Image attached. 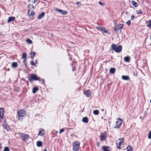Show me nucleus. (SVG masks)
Instances as JSON below:
<instances>
[{"mask_svg": "<svg viewBox=\"0 0 151 151\" xmlns=\"http://www.w3.org/2000/svg\"><path fill=\"white\" fill-rule=\"evenodd\" d=\"M93 113L95 115H98L99 113V112L98 110H96L93 111Z\"/></svg>", "mask_w": 151, "mask_h": 151, "instance_id": "nucleus-30", "label": "nucleus"}, {"mask_svg": "<svg viewBox=\"0 0 151 151\" xmlns=\"http://www.w3.org/2000/svg\"><path fill=\"white\" fill-rule=\"evenodd\" d=\"M132 3L133 6L135 7H137L138 6V5L137 2L134 1H131Z\"/></svg>", "mask_w": 151, "mask_h": 151, "instance_id": "nucleus-21", "label": "nucleus"}, {"mask_svg": "<svg viewBox=\"0 0 151 151\" xmlns=\"http://www.w3.org/2000/svg\"><path fill=\"white\" fill-rule=\"evenodd\" d=\"M36 54V53L35 52H32L31 53V55H33V56H34V55H35Z\"/></svg>", "mask_w": 151, "mask_h": 151, "instance_id": "nucleus-41", "label": "nucleus"}, {"mask_svg": "<svg viewBox=\"0 0 151 151\" xmlns=\"http://www.w3.org/2000/svg\"><path fill=\"white\" fill-rule=\"evenodd\" d=\"M148 138L149 139H151V131H150L149 132L148 135Z\"/></svg>", "mask_w": 151, "mask_h": 151, "instance_id": "nucleus-35", "label": "nucleus"}, {"mask_svg": "<svg viewBox=\"0 0 151 151\" xmlns=\"http://www.w3.org/2000/svg\"><path fill=\"white\" fill-rule=\"evenodd\" d=\"M124 139L123 138L119 139L117 141H119V144H117V148L120 149L121 148V145H123Z\"/></svg>", "mask_w": 151, "mask_h": 151, "instance_id": "nucleus-7", "label": "nucleus"}, {"mask_svg": "<svg viewBox=\"0 0 151 151\" xmlns=\"http://www.w3.org/2000/svg\"><path fill=\"white\" fill-rule=\"evenodd\" d=\"M37 146L38 147H41L42 145V142L41 141H39L37 142Z\"/></svg>", "mask_w": 151, "mask_h": 151, "instance_id": "nucleus-26", "label": "nucleus"}, {"mask_svg": "<svg viewBox=\"0 0 151 151\" xmlns=\"http://www.w3.org/2000/svg\"><path fill=\"white\" fill-rule=\"evenodd\" d=\"M65 129H61L59 131V133L60 134H61L62 132H63L64 131Z\"/></svg>", "mask_w": 151, "mask_h": 151, "instance_id": "nucleus-38", "label": "nucleus"}, {"mask_svg": "<svg viewBox=\"0 0 151 151\" xmlns=\"http://www.w3.org/2000/svg\"><path fill=\"white\" fill-rule=\"evenodd\" d=\"M30 63H31V64L32 65H34V62L33 61H32L31 62H30Z\"/></svg>", "mask_w": 151, "mask_h": 151, "instance_id": "nucleus-44", "label": "nucleus"}, {"mask_svg": "<svg viewBox=\"0 0 151 151\" xmlns=\"http://www.w3.org/2000/svg\"><path fill=\"white\" fill-rule=\"evenodd\" d=\"M15 19V17H9L7 21L8 23H9L11 21L14 20Z\"/></svg>", "mask_w": 151, "mask_h": 151, "instance_id": "nucleus-15", "label": "nucleus"}, {"mask_svg": "<svg viewBox=\"0 0 151 151\" xmlns=\"http://www.w3.org/2000/svg\"><path fill=\"white\" fill-rule=\"evenodd\" d=\"M32 56H31V58L33 59V56H32L33 55H31Z\"/></svg>", "mask_w": 151, "mask_h": 151, "instance_id": "nucleus-49", "label": "nucleus"}, {"mask_svg": "<svg viewBox=\"0 0 151 151\" xmlns=\"http://www.w3.org/2000/svg\"><path fill=\"white\" fill-rule=\"evenodd\" d=\"M37 0H34V3H36L37 1Z\"/></svg>", "mask_w": 151, "mask_h": 151, "instance_id": "nucleus-46", "label": "nucleus"}, {"mask_svg": "<svg viewBox=\"0 0 151 151\" xmlns=\"http://www.w3.org/2000/svg\"><path fill=\"white\" fill-rule=\"evenodd\" d=\"M4 113V109L3 108H0V117L1 118H3Z\"/></svg>", "mask_w": 151, "mask_h": 151, "instance_id": "nucleus-10", "label": "nucleus"}, {"mask_svg": "<svg viewBox=\"0 0 151 151\" xmlns=\"http://www.w3.org/2000/svg\"><path fill=\"white\" fill-rule=\"evenodd\" d=\"M43 151H47V149L46 148H45L44 150H43Z\"/></svg>", "mask_w": 151, "mask_h": 151, "instance_id": "nucleus-48", "label": "nucleus"}, {"mask_svg": "<svg viewBox=\"0 0 151 151\" xmlns=\"http://www.w3.org/2000/svg\"><path fill=\"white\" fill-rule=\"evenodd\" d=\"M115 70V69L114 68H111L110 69V72L111 73H113Z\"/></svg>", "mask_w": 151, "mask_h": 151, "instance_id": "nucleus-29", "label": "nucleus"}, {"mask_svg": "<svg viewBox=\"0 0 151 151\" xmlns=\"http://www.w3.org/2000/svg\"><path fill=\"white\" fill-rule=\"evenodd\" d=\"M18 119L19 120L22 121L25 117L26 113L24 110H21L18 111Z\"/></svg>", "mask_w": 151, "mask_h": 151, "instance_id": "nucleus-1", "label": "nucleus"}, {"mask_svg": "<svg viewBox=\"0 0 151 151\" xmlns=\"http://www.w3.org/2000/svg\"><path fill=\"white\" fill-rule=\"evenodd\" d=\"M18 134L20 136V137L22 138L23 137H24V134H23L22 133H18Z\"/></svg>", "mask_w": 151, "mask_h": 151, "instance_id": "nucleus-37", "label": "nucleus"}, {"mask_svg": "<svg viewBox=\"0 0 151 151\" xmlns=\"http://www.w3.org/2000/svg\"><path fill=\"white\" fill-rule=\"evenodd\" d=\"M130 57L128 56L124 58V60L126 62H129L130 61Z\"/></svg>", "mask_w": 151, "mask_h": 151, "instance_id": "nucleus-17", "label": "nucleus"}, {"mask_svg": "<svg viewBox=\"0 0 151 151\" xmlns=\"http://www.w3.org/2000/svg\"><path fill=\"white\" fill-rule=\"evenodd\" d=\"M29 137V136L28 135L26 134H24V137H22L23 139L24 140H26Z\"/></svg>", "mask_w": 151, "mask_h": 151, "instance_id": "nucleus-23", "label": "nucleus"}, {"mask_svg": "<svg viewBox=\"0 0 151 151\" xmlns=\"http://www.w3.org/2000/svg\"><path fill=\"white\" fill-rule=\"evenodd\" d=\"M82 121L83 122L87 123L88 122V119L87 117H84L82 119Z\"/></svg>", "mask_w": 151, "mask_h": 151, "instance_id": "nucleus-18", "label": "nucleus"}, {"mask_svg": "<svg viewBox=\"0 0 151 151\" xmlns=\"http://www.w3.org/2000/svg\"><path fill=\"white\" fill-rule=\"evenodd\" d=\"M148 24L147 25V27L150 28L151 26V20H149L148 21Z\"/></svg>", "mask_w": 151, "mask_h": 151, "instance_id": "nucleus-31", "label": "nucleus"}, {"mask_svg": "<svg viewBox=\"0 0 151 151\" xmlns=\"http://www.w3.org/2000/svg\"><path fill=\"white\" fill-rule=\"evenodd\" d=\"M4 151H9V148L8 147H6L4 148Z\"/></svg>", "mask_w": 151, "mask_h": 151, "instance_id": "nucleus-36", "label": "nucleus"}, {"mask_svg": "<svg viewBox=\"0 0 151 151\" xmlns=\"http://www.w3.org/2000/svg\"><path fill=\"white\" fill-rule=\"evenodd\" d=\"M122 79L124 80H127L129 79V77L127 76H122Z\"/></svg>", "mask_w": 151, "mask_h": 151, "instance_id": "nucleus-20", "label": "nucleus"}, {"mask_svg": "<svg viewBox=\"0 0 151 151\" xmlns=\"http://www.w3.org/2000/svg\"><path fill=\"white\" fill-rule=\"evenodd\" d=\"M35 14V12L33 11H30L29 10H28V15L30 19H33Z\"/></svg>", "mask_w": 151, "mask_h": 151, "instance_id": "nucleus-8", "label": "nucleus"}, {"mask_svg": "<svg viewBox=\"0 0 151 151\" xmlns=\"http://www.w3.org/2000/svg\"><path fill=\"white\" fill-rule=\"evenodd\" d=\"M127 151H132V149L130 145H128L127 147Z\"/></svg>", "mask_w": 151, "mask_h": 151, "instance_id": "nucleus-22", "label": "nucleus"}, {"mask_svg": "<svg viewBox=\"0 0 151 151\" xmlns=\"http://www.w3.org/2000/svg\"><path fill=\"white\" fill-rule=\"evenodd\" d=\"M150 103L151 104V99L150 100Z\"/></svg>", "mask_w": 151, "mask_h": 151, "instance_id": "nucleus-50", "label": "nucleus"}, {"mask_svg": "<svg viewBox=\"0 0 151 151\" xmlns=\"http://www.w3.org/2000/svg\"><path fill=\"white\" fill-rule=\"evenodd\" d=\"M106 137V133L101 134L100 136V139L101 141H104Z\"/></svg>", "mask_w": 151, "mask_h": 151, "instance_id": "nucleus-12", "label": "nucleus"}, {"mask_svg": "<svg viewBox=\"0 0 151 151\" xmlns=\"http://www.w3.org/2000/svg\"><path fill=\"white\" fill-rule=\"evenodd\" d=\"M27 57V55L26 53H24L22 55V58H24V61H25L26 60V58Z\"/></svg>", "mask_w": 151, "mask_h": 151, "instance_id": "nucleus-28", "label": "nucleus"}, {"mask_svg": "<svg viewBox=\"0 0 151 151\" xmlns=\"http://www.w3.org/2000/svg\"><path fill=\"white\" fill-rule=\"evenodd\" d=\"M111 48L113 50H114L116 52H120L122 50V47L121 45H119L117 46L115 45L112 44L111 45Z\"/></svg>", "mask_w": 151, "mask_h": 151, "instance_id": "nucleus-3", "label": "nucleus"}, {"mask_svg": "<svg viewBox=\"0 0 151 151\" xmlns=\"http://www.w3.org/2000/svg\"><path fill=\"white\" fill-rule=\"evenodd\" d=\"M136 13L137 14H140L142 13V12L140 9H139V10L136 11Z\"/></svg>", "mask_w": 151, "mask_h": 151, "instance_id": "nucleus-32", "label": "nucleus"}, {"mask_svg": "<svg viewBox=\"0 0 151 151\" xmlns=\"http://www.w3.org/2000/svg\"><path fill=\"white\" fill-rule=\"evenodd\" d=\"M45 15V13L44 12H42L40 14H39L38 17V18L39 19H41Z\"/></svg>", "mask_w": 151, "mask_h": 151, "instance_id": "nucleus-19", "label": "nucleus"}, {"mask_svg": "<svg viewBox=\"0 0 151 151\" xmlns=\"http://www.w3.org/2000/svg\"><path fill=\"white\" fill-rule=\"evenodd\" d=\"M12 67L13 68H15L17 67V63L16 62H13L12 64Z\"/></svg>", "mask_w": 151, "mask_h": 151, "instance_id": "nucleus-25", "label": "nucleus"}, {"mask_svg": "<svg viewBox=\"0 0 151 151\" xmlns=\"http://www.w3.org/2000/svg\"><path fill=\"white\" fill-rule=\"evenodd\" d=\"M123 26V24H118L116 25L115 27L114 31L118 34L121 33L122 29Z\"/></svg>", "mask_w": 151, "mask_h": 151, "instance_id": "nucleus-2", "label": "nucleus"}, {"mask_svg": "<svg viewBox=\"0 0 151 151\" xmlns=\"http://www.w3.org/2000/svg\"><path fill=\"white\" fill-rule=\"evenodd\" d=\"M80 146V143L77 141L74 142L73 144V151H78Z\"/></svg>", "mask_w": 151, "mask_h": 151, "instance_id": "nucleus-4", "label": "nucleus"}, {"mask_svg": "<svg viewBox=\"0 0 151 151\" xmlns=\"http://www.w3.org/2000/svg\"><path fill=\"white\" fill-rule=\"evenodd\" d=\"M31 78H29V79L30 82H32V80L36 81L39 80V78L37 77V75L35 74H32L31 75Z\"/></svg>", "mask_w": 151, "mask_h": 151, "instance_id": "nucleus-6", "label": "nucleus"}, {"mask_svg": "<svg viewBox=\"0 0 151 151\" xmlns=\"http://www.w3.org/2000/svg\"><path fill=\"white\" fill-rule=\"evenodd\" d=\"M84 94L87 97H90L91 96V92L89 90H87L86 91L84 92Z\"/></svg>", "mask_w": 151, "mask_h": 151, "instance_id": "nucleus-14", "label": "nucleus"}, {"mask_svg": "<svg viewBox=\"0 0 151 151\" xmlns=\"http://www.w3.org/2000/svg\"><path fill=\"white\" fill-rule=\"evenodd\" d=\"M99 144H100L99 142H97V145L98 147H99Z\"/></svg>", "mask_w": 151, "mask_h": 151, "instance_id": "nucleus-47", "label": "nucleus"}, {"mask_svg": "<svg viewBox=\"0 0 151 151\" xmlns=\"http://www.w3.org/2000/svg\"><path fill=\"white\" fill-rule=\"evenodd\" d=\"M77 4L78 6H79L81 5V3L79 2H77Z\"/></svg>", "mask_w": 151, "mask_h": 151, "instance_id": "nucleus-43", "label": "nucleus"}, {"mask_svg": "<svg viewBox=\"0 0 151 151\" xmlns=\"http://www.w3.org/2000/svg\"><path fill=\"white\" fill-rule=\"evenodd\" d=\"M135 18V17L134 15H132L131 17V20H133Z\"/></svg>", "mask_w": 151, "mask_h": 151, "instance_id": "nucleus-42", "label": "nucleus"}, {"mask_svg": "<svg viewBox=\"0 0 151 151\" xmlns=\"http://www.w3.org/2000/svg\"><path fill=\"white\" fill-rule=\"evenodd\" d=\"M35 62H36V63H37V60H36V61H35Z\"/></svg>", "mask_w": 151, "mask_h": 151, "instance_id": "nucleus-53", "label": "nucleus"}, {"mask_svg": "<svg viewBox=\"0 0 151 151\" xmlns=\"http://www.w3.org/2000/svg\"><path fill=\"white\" fill-rule=\"evenodd\" d=\"M26 41L28 44H31L32 43V42L30 39H27Z\"/></svg>", "mask_w": 151, "mask_h": 151, "instance_id": "nucleus-24", "label": "nucleus"}, {"mask_svg": "<svg viewBox=\"0 0 151 151\" xmlns=\"http://www.w3.org/2000/svg\"><path fill=\"white\" fill-rule=\"evenodd\" d=\"M101 111H104V110L103 109H101Z\"/></svg>", "mask_w": 151, "mask_h": 151, "instance_id": "nucleus-52", "label": "nucleus"}, {"mask_svg": "<svg viewBox=\"0 0 151 151\" xmlns=\"http://www.w3.org/2000/svg\"><path fill=\"white\" fill-rule=\"evenodd\" d=\"M38 90V88L37 87H35L33 88L32 92L33 93H36L37 91Z\"/></svg>", "mask_w": 151, "mask_h": 151, "instance_id": "nucleus-27", "label": "nucleus"}, {"mask_svg": "<svg viewBox=\"0 0 151 151\" xmlns=\"http://www.w3.org/2000/svg\"><path fill=\"white\" fill-rule=\"evenodd\" d=\"M98 3L101 6H103L105 4V3L104 2H102V1H99Z\"/></svg>", "mask_w": 151, "mask_h": 151, "instance_id": "nucleus-33", "label": "nucleus"}, {"mask_svg": "<svg viewBox=\"0 0 151 151\" xmlns=\"http://www.w3.org/2000/svg\"><path fill=\"white\" fill-rule=\"evenodd\" d=\"M55 10L58 12H60L63 15H66L67 14L68 12L67 11L59 9L57 8L55 9Z\"/></svg>", "mask_w": 151, "mask_h": 151, "instance_id": "nucleus-9", "label": "nucleus"}, {"mask_svg": "<svg viewBox=\"0 0 151 151\" xmlns=\"http://www.w3.org/2000/svg\"><path fill=\"white\" fill-rule=\"evenodd\" d=\"M126 23L127 25H128V26H129L131 24V21L130 20H129Z\"/></svg>", "mask_w": 151, "mask_h": 151, "instance_id": "nucleus-40", "label": "nucleus"}, {"mask_svg": "<svg viewBox=\"0 0 151 151\" xmlns=\"http://www.w3.org/2000/svg\"><path fill=\"white\" fill-rule=\"evenodd\" d=\"M150 39H151V35H150Z\"/></svg>", "mask_w": 151, "mask_h": 151, "instance_id": "nucleus-51", "label": "nucleus"}, {"mask_svg": "<svg viewBox=\"0 0 151 151\" xmlns=\"http://www.w3.org/2000/svg\"><path fill=\"white\" fill-rule=\"evenodd\" d=\"M35 62H36V63H37V60H36V61H35Z\"/></svg>", "mask_w": 151, "mask_h": 151, "instance_id": "nucleus-54", "label": "nucleus"}, {"mask_svg": "<svg viewBox=\"0 0 151 151\" xmlns=\"http://www.w3.org/2000/svg\"><path fill=\"white\" fill-rule=\"evenodd\" d=\"M104 32L107 35H109L110 34L109 32L106 29V30Z\"/></svg>", "mask_w": 151, "mask_h": 151, "instance_id": "nucleus-39", "label": "nucleus"}, {"mask_svg": "<svg viewBox=\"0 0 151 151\" xmlns=\"http://www.w3.org/2000/svg\"><path fill=\"white\" fill-rule=\"evenodd\" d=\"M102 148L104 151H110V148L108 146H103Z\"/></svg>", "mask_w": 151, "mask_h": 151, "instance_id": "nucleus-16", "label": "nucleus"}, {"mask_svg": "<svg viewBox=\"0 0 151 151\" xmlns=\"http://www.w3.org/2000/svg\"><path fill=\"white\" fill-rule=\"evenodd\" d=\"M99 28L104 32L106 30V29L105 28L100 27H99Z\"/></svg>", "mask_w": 151, "mask_h": 151, "instance_id": "nucleus-34", "label": "nucleus"}, {"mask_svg": "<svg viewBox=\"0 0 151 151\" xmlns=\"http://www.w3.org/2000/svg\"><path fill=\"white\" fill-rule=\"evenodd\" d=\"M4 124H3V126L4 129H5L7 131H9L10 130V129L9 127L6 124L5 121H4Z\"/></svg>", "mask_w": 151, "mask_h": 151, "instance_id": "nucleus-13", "label": "nucleus"}, {"mask_svg": "<svg viewBox=\"0 0 151 151\" xmlns=\"http://www.w3.org/2000/svg\"><path fill=\"white\" fill-rule=\"evenodd\" d=\"M122 120L120 119H116L115 125L114 126V127L115 128H119L122 122Z\"/></svg>", "mask_w": 151, "mask_h": 151, "instance_id": "nucleus-5", "label": "nucleus"}, {"mask_svg": "<svg viewBox=\"0 0 151 151\" xmlns=\"http://www.w3.org/2000/svg\"><path fill=\"white\" fill-rule=\"evenodd\" d=\"M45 133V130L43 129H41L39 132L38 135L40 136H43L44 135Z\"/></svg>", "mask_w": 151, "mask_h": 151, "instance_id": "nucleus-11", "label": "nucleus"}, {"mask_svg": "<svg viewBox=\"0 0 151 151\" xmlns=\"http://www.w3.org/2000/svg\"><path fill=\"white\" fill-rule=\"evenodd\" d=\"M29 6H32V8H33V9H34V6H33V5H30L29 6H28V7H29Z\"/></svg>", "mask_w": 151, "mask_h": 151, "instance_id": "nucleus-45", "label": "nucleus"}]
</instances>
